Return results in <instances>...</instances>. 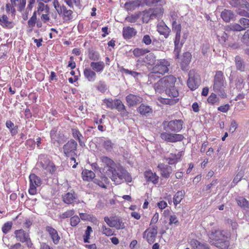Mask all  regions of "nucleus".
I'll use <instances>...</instances> for the list:
<instances>
[{
  "label": "nucleus",
  "instance_id": "obj_1",
  "mask_svg": "<svg viewBox=\"0 0 249 249\" xmlns=\"http://www.w3.org/2000/svg\"><path fill=\"white\" fill-rule=\"evenodd\" d=\"M176 78L173 75L165 76L154 84V89L157 92L162 93L165 91L168 98H161V103L173 105L179 100L178 91L175 87Z\"/></svg>",
  "mask_w": 249,
  "mask_h": 249
},
{
  "label": "nucleus",
  "instance_id": "obj_2",
  "mask_svg": "<svg viewBox=\"0 0 249 249\" xmlns=\"http://www.w3.org/2000/svg\"><path fill=\"white\" fill-rule=\"evenodd\" d=\"M100 160L104 164L103 171L115 184H120L124 181L131 182L132 178L129 173L122 167L118 166L112 159L102 156Z\"/></svg>",
  "mask_w": 249,
  "mask_h": 249
},
{
  "label": "nucleus",
  "instance_id": "obj_3",
  "mask_svg": "<svg viewBox=\"0 0 249 249\" xmlns=\"http://www.w3.org/2000/svg\"><path fill=\"white\" fill-rule=\"evenodd\" d=\"M183 121L182 120H174L163 123L164 130L166 131L160 134V137L165 141L176 142L182 141L184 137L182 134L171 133L170 132H179L182 129Z\"/></svg>",
  "mask_w": 249,
  "mask_h": 249
},
{
  "label": "nucleus",
  "instance_id": "obj_4",
  "mask_svg": "<svg viewBox=\"0 0 249 249\" xmlns=\"http://www.w3.org/2000/svg\"><path fill=\"white\" fill-rule=\"evenodd\" d=\"M169 65V63L165 59L158 60L149 74L148 82L152 84L157 78L167 72Z\"/></svg>",
  "mask_w": 249,
  "mask_h": 249
},
{
  "label": "nucleus",
  "instance_id": "obj_5",
  "mask_svg": "<svg viewBox=\"0 0 249 249\" xmlns=\"http://www.w3.org/2000/svg\"><path fill=\"white\" fill-rule=\"evenodd\" d=\"M213 89L218 96L225 99L227 97L226 87L227 83L222 71H217L214 76Z\"/></svg>",
  "mask_w": 249,
  "mask_h": 249
},
{
  "label": "nucleus",
  "instance_id": "obj_6",
  "mask_svg": "<svg viewBox=\"0 0 249 249\" xmlns=\"http://www.w3.org/2000/svg\"><path fill=\"white\" fill-rule=\"evenodd\" d=\"M210 242L217 247H221L222 244H226L229 234L224 231L213 230L209 234Z\"/></svg>",
  "mask_w": 249,
  "mask_h": 249
},
{
  "label": "nucleus",
  "instance_id": "obj_7",
  "mask_svg": "<svg viewBox=\"0 0 249 249\" xmlns=\"http://www.w3.org/2000/svg\"><path fill=\"white\" fill-rule=\"evenodd\" d=\"M37 165L42 168V171L47 175H52L56 169L54 164L49 160L45 155L39 156Z\"/></svg>",
  "mask_w": 249,
  "mask_h": 249
},
{
  "label": "nucleus",
  "instance_id": "obj_8",
  "mask_svg": "<svg viewBox=\"0 0 249 249\" xmlns=\"http://www.w3.org/2000/svg\"><path fill=\"white\" fill-rule=\"evenodd\" d=\"M172 25L173 28L176 30V37L174 41L175 49L174 52L176 58H178L182 45V43H180L179 42L181 34V25L180 24H177L176 19L175 18H173Z\"/></svg>",
  "mask_w": 249,
  "mask_h": 249
},
{
  "label": "nucleus",
  "instance_id": "obj_9",
  "mask_svg": "<svg viewBox=\"0 0 249 249\" xmlns=\"http://www.w3.org/2000/svg\"><path fill=\"white\" fill-rule=\"evenodd\" d=\"M51 142L54 146L58 147L64 141V136L56 127L53 128L50 133Z\"/></svg>",
  "mask_w": 249,
  "mask_h": 249
},
{
  "label": "nucleus",
  "instance_id": "obj_10",
  "mask_svg": "<svg viewBox=\"0 0 249 249\" xmlns=\"http://www.w3.org/2000/svg\"><path fill=\"white\" fill-rule=\"evenodd\" d=\"M29 179L30 186L28 192L30 195H34L36 193V188L41 185L42 182L40 178L35 174H30Z\"/></svg>",
  "mask_w": 249,
  "mask_h": 249
},
{
  "label": "nucleus",
  "instance_id": "obj_11",
  "mask_svg": "<svg viewBox=\"0 0 249 249\" xmlns=\"http://www.w3.org/2000/svg\"><path fill=\"white\" fill-rule=\"evenodd\" d=\"M104 220L108 226L115 228L117 230L124 229L125 228L124 222L119 217H112L109 218L106 216L104 217Z\"/></svg>",
  "mask_w": 249,
  "mask_h": 249
},
{
  "label": "nucleus",
  "instance_id": "obj_12",
  "mask_svg": "<svg viewBox=\"0 0 249 249\" xmlns=\"http://www.w3.org/2000/svg\"><path fill=\"white\" fill-rule=\"evenodd\" d=\"M77 143L74 140H70L63 145V149L65 155L67 157L75 155Z\"/></svg>",
  "mask_w": 249,
  "mask_h": 249
},
{
  "label": "nucleus",
  "instance_id": "obj_13",
  "mask_svg": "<svg viewBox=\"0 0 249 249\" xmlns=\"http://www.w3.org/2000/svg\"><path fill=\"white\" fill-rule=\"evenodd\" d=\"M15 234L18 240H19L22 243H26V244L28 247H31L32 243L30 238H29V234L28 233L25 232L24 230L22 229L16 230L15 231Z\"/></svg>",
  "mask_w": 249,
  "mask_h": 249
},
{
  "label": "nucleus",
  "instance_id": "obj_14",
  "mask_svg": "<svg viewBox=\"0 0 249 249\" xmlns=\"http://www.w3.org/2000/svg\"><path fill=\"white\" fill-rule=\"evenodd\" d=\"M157 230V227L154 226L151 229H147L143 232V237L146 236V240L149 244H152L155 242L158 233Z\"/></svg>",
  "mask_w": 249,
  "mask_h": 249
},
{
  "label": "nucleus",
  "instance_id": "obj_15",
  "mask_svg": "<svg viewBox=\"0 0 249 249\" xmlns=\"http://www.w3.org/2000/svg\"><path fill=\"white\" fill-rule=\"evenodd\" d=\"M126 101L129 107H134L141 103L142 98L138 95L129 94L126 97Z\"/></svg>",
  "mask_w": 249,
  "mask_h": 249
},
{
  "label": "nucleus",
  "instance_id": "obj_16",
  "mask_svg": "<svg viewBox=\"0 0 249 249\" xmlns=\"http://www.w3.org/2000/svg\"><path fill=\"white\" fill-rule=\"evenodd\" d=\"M200 84V80L196 76L193 75L191 71L189 72V78L187 81V85L189 88L194 90L197 89Z\"/></svg>",
  "mask_w": 249,
  "mask_h": 249
},
{
  "label": "nucleus",
  "instance_id": "obj_17",
  "mask_svg": "<svg viewBox=\"0 0 249 249\" xmlns=\"http://www.w3.org/2000/svg\"><path fill=\"white\" fill-rule=\"evenodd\" d=\"M46 231L48 233L49 236L55 245H57L60 240V237L58 235L57 231L51 226L46 227Z\"/></svg>",
  "mask_w": 249,
  "mask_h": 249
},
{
  "label": "nucleus",
  "instance_id": "obj_18",
  "mask_svg": "<svg viewBox=\"0 0 249 249\" xmlns=\"http://www.w3.org/2000/svg\"><path fill=\"white\" fill-rule=\"evenodd\" d=\"M137 110L141 115L146 117L150 116L153 113L152 107L144 104H142Z\"/></svg>",
  "mask_w": 249,
  "mask_h": 249
},
{
  "label": "nucleus",
  "instance_id": "obj_19",
  "mask_svg": "<svg viewBox=\"0 0 249 249\" xmlns=\"http://www.w3.org/2000/svg\"><path fill=\"white\" fill-rule=\"evenodd\" d=\"M158 168L160 171V174L162 177L168 178L172 172V167L168 165L160 163Z\"/></svg>",
  "mask_w": 249,
  "mask_h": 249
},
{
  "label": "nucleus",
  "instance_id": "obj_20",
  "mask_svg": "<svg viewBox=\"0 0 249 249\" xmlns=\"http://www.w3.org/2000/svg\"><path fill=\"white\" fill-rule=\"evenodd\" d=\"M115 108L120 112L122 117H127L128 112L126 110L125 107L119 99L115 100Z\"/></svg>",
  "mask_w": 249,
  "mask_h": 249
},
{
  "label": "nucleus",
  "instance_id": "obj_21",
  "mask_svg": "<svg viewBox=\"0 0 249 249\" xmlns=\"http://www.w3.org/2000/svg\"><path fill=\"white\" fill-rule=\"evenodd\" d=\"M63 200L64 203L70 204L74 202H77V196L74 192H68L63 196Z\"/></svg>",
  "mask_w": 249,
  "mask_h": 249
},
{
  "label": "nucleus",
  "instance_id": "obj_22",
  "mask_svg": "<svg viewBox=\"0 0 249 249\" xmlns=\"http://www.w3.org/2000/svg\"><path fill=\"white\" fill-rule=\"evenodd\" d=\"M189 243L193 249H210V247L207 243L201 242L196 239H191Z\"/></svg>",
  "mask_w": 249,
  "mask_h": 249
},
{
  "label": "nucleus",
  "instance_id": "obj_23",
  "mask_svg": "<svg viewBox=\"0 0 249 249\" xmlns=\"http://www.w3.org/2000/svg\"><path fill=\"white\" fill-rule=\"evenodd\" d=\"M221 17L226 22H229L231 20L235 19V16L233 12L227 9H225L221 12Z\"/></svg>",
  "mask_w": 249,
  "mask_h": 249
},
{
  "label": "nucleus",
  "instance_id": "obj_24",
  "mask_svg": "<svg viewBox=\"0 0 249 249\" xmlns=\"http://www.w3.org/2000/svg\"><path fill=\"white\" fill-rule=\"evenodd\" d=\"M235 64L237 70L241 72L246 71L248 68L243 59L239 56H236L235 57Z\"/></svg>",
  "mask_w": 249,
  "mask_h": 249
},
{
  "label": "nucleus",
  "instance_id": "obj_25",
  "mask_svg": "<svg viewBox=\"0 0 249 249\" xmlns=\"http://www.w3.org/2000/svg\"><path fill=\"white\" fill-rule=\"evenodd\" d=\"M96 73L91 68H87L84 70V77L89 82H94L95 80Z\"/></svg>",
  "mask_w": 249,
  "mask_h": 249
},
{
  "label": "nucleus",
  "instance_id": "obj_26",
  "mask_svg": "<svg viewBox=\"0 0 249 249\" xmlns=\"http://www.w3.org/2000/svg\"><path fill=\"white\" fill-rule=\"evenodd\" d=\"M137 31L133 27L129 26L124 27L123 29V35L125 39H130L135 36Z\"/></svg>",
  "mask_w": 249,
  "mask_h": 249
},
{
  "label": "nucleus",
  "instance_id": "obj_27",
  "mask_svg": "<svg viewBox=\"0 0 249 249\" xmlns=\"http://www.w3.org/2000/svg\"><path fill=\"white\" fill-rule=\"evenodd\" d=\"M99 142L102 144L104 148L108 152H111L114 147V143L112 142L111 140L106 139L105 138H100L99 139Z\"/></svg>",
  "mask_w": 249,
  "mask_h": 249
},
{
  "label": "nucleus",
  "instance_id": "obj_28",
  "mask_svg": "<svg viewBox=\"0 0 249 249\" xmlns=\"http://www.w3.org/2000/svg\"><path fill=\"white\" fill-rule=\"evenodd\" d=\"M90 68L96 73L101 72L103 71L105 64L103 61L91 62L90 64Z\"/></svg>",
  "mask_w": 249,
  "mask_h": 249
},
{
  "label": "nucleus",
  "instance_id": "obj_29",
  "mask_svg": "<svg viewBox=\"0 0 249 249\" xmlns=\"http://www.w3.org/2000/svg\"><path fill=\"white\" fill-rule=\"evenodd\" d=\"M141 13V18L143 23H147L150 19L154 18L153 14H152V8L142 12H139Z\"/></svg>",
  "mask_w": 249,
  "mask_h": 249
},
{
  "label": "nucleus",
  "instance_id": "obj_30",
  "mask_svg": "<svg viewBox=\"0 0 249 249\" xmlns=\"http://www.w3.org/2000/svg\"><path fill=\"white\" fill-rule=\"evenodd\" d=\"M141 2L139 0L127 2L124 4V8L127 11H134L140 7Z\"/></svg>",
  "mask_w": 249,
  "mask_h": 249
},
{
  "label": "nucleus",
  "instance_id": "obj_31",
  "mask_svg": "<svg viewBox=\"0 0 249 249\" xmlns=\"http://www.w3.org/2000/svg\"><path fill=\"white\" fill-rule=\"evenodd\" d=\"M144 177L147 181H151L154 184H156L158 181L159 177L156 173H153L151 171L145 172Z\"/></svg>",
  "mask_w": 249,
  "mask_h": 249
},
{
  "label": "nucleus",
  "instance_id": "obj_32",
  "mask_svg": "<svg viewBox=\"0 0 249 249\" xmlns=\"http://www.w3.org/2000/svg\"><path fill=\"white\" fill-rule=\"evenodd\" d=\"M157 30L160 34L167 37L170 33L169 28L164 23H160L157 26Z\"/></svg>",
  "mask_w": 249,
  "mask_h": 249
},
{
  "label": "nucleus",
  "instance_id": "obj_33",
  "mask_svg": "<svg viewBox=\"0 0 249 249\" xmlns=\"http://www.w3.org/2000/svg\"><path fill=\"white\" fill-rule=\"evenodd\" d=\"M82 175L83 180L87 181L92 180L95 177V173L87 169L83 171Z\"/></svg>",
  "mask_w": 249,
  "mask_h": 249
},
{
  "label": "nucleus",
  "instance_id": "obj_34",
  "mask_svg": "<svg viewBox=\"0 0 249 249\" xmlns=\"http://www.w3.org/2000/svg\"><path fill=\"white\" fill-rule=\"evenodd\" d=\"M0 24L4 28H12L14 26L13 22L8 20L6 15H3L0 18Z\"/></svg>",
  "mask_w": 249,
  "mask_h": 249
},
{
  "label": "nucleus",
  "instance_id": "obj_35",
  "mask_svg": "<svg viewBox=\"0 0 249 249\" xmlns=\"http://www.w3.org/2000/svg\"><path fill=\"white\" fill-rule=\"evenodd\" d=\"M61 15H63V18L65 20H70L72 18V14L73 12L71 10H68L65 6L62 5V7L61 9Z\"/></svg>",
  "mask_w": 249,
  "mask_h": 249
},
{
  "label": "nucleus",
  "instance_id": "obj_36",
  "mask_svg": "<svg viewBox=\"0 0 249 249\" xmlns=\"http://www.w3.org/2000/svg\"><path fill=\"white\" fill-rule=\"evenodd\" d=\"M14 6H18V11L22 12L24 10L26 3V0H11Z\"/></svg>",
  "mask_w": 249,
  "mask_h": 249
},
{
  "label": "nucleus",
  "instance_id": "obj_37",
  "mask_svg": "<svg viewBox=\"0 0 249 249\" xmlns=\"http://www.w3.org/2000/svg\"><path fill=\"white\" fill-rule=\"evenodd\" d=\"M226 30L227 31H237L240 32L242 31L245 30V28L242 27L240 24L238 23H233L231 24L229 26L226 27Z\"/></svg>",
  "mask_w": 249,
  "mask_h": 249
},
{
  "label": "nucleus",
  "instance_id": "obj_38",
  "mask_svg": "<svg viewBox=\"0 0 249 249\" xmlns=\"http://www.w3.org/2000/svg\"><path fill=\"white\" fill-rule=\"evenodd\" d=\"M207 101L209 104L214 105L215 104L219 103V96L215 93H212L207 99Z\"/></svg>",
  "mask_w": 249,
  "mask_h": 249
},
{
  "label": "nucleus",
  "instance_id": "obj_39",
  "mask_svg": "<svg viewBox=\"0 0 249 249\" xmlns=\"http://www.w3.org/2000/svg\"><path fill=\"white\" fill-rule=\"evenodd\" d=\"M216 35L217 39L220 43L224 44L226 42L228 39V36L225 32L222 31H218Z\"/></svg>",
  "mask_w": 249,
  "mask_h": 249
},
{
  "label": "nucleus",
  "instance_id": "obj_40",
  "mask_svg": "<svg viewBox=\"0 0 249 249\" xmlns=\"http://www.w3.org/2000/svg\"><path fill=\"white\" fill-rule=\"evenodd\" d=\"M141 18V13L139 12L131 14L125 18V20L128 22L135 23Z\"/></svg>",
  "mask_w": 249,
  "mask_h": 249
},
{
  "label": "nucleus",
  "instance_id": "obj_41",
  "mask_svg": "<svg viewBox=\"0 0 249 249\" xmlns=\"http://www.w3.org/2000/svg\"><path fill=\"white\" fill-rule=\"evenodd\" d=\"M71 132L73 137L78 140L80 145H82L84 142L82 141V139L83 138L82 134L76 128H72Z\"/></svg>",
  "mask_w": 249,
  "mask_h": 249
},
{
  "label": "nucleus",
  "instance_id": "obj_42",
  "mask_svg": "<svg viewBox=\"0 0 249 249\" xmlns=\"http://www.w3.org/2000/svg\"><path fill=\"white\" fill-rule=\"evenodd\" d=\"M184 197V193L181 191H178L175 195L173 198V202L175 205L178 204Z\"/></svg>",
  "mask_w": 249,
  "mask_h": 249
},
{
  "label": "nucleus",
  "instance_id": "obj_43",
  "mask_svg": "<svg viewBox=\"0 0 249 249\" xmlns=\"http://www.w3.org/2000/svg\"><path fill=\"white\" fill-rule=\"evenodd\" d=\"M181 152H178L177 155L172 154L171 156L167 159L168 164H173L176 163L178 161V159L181 156Z\"/></svg>",
  "mask_w": 249,
  "mask_h": 249
},
{
  "label": "nucleus",
  "instance_id": "obj_44",
  "mask_svg": "<svg viewBox=\"0 0 249 249\" xmlns=\"http://www.w3.org/2000/svg\"><path fill=\"white\" fill-rule=\"evenodd\" d=\"M237 203L239 206L244 208H249L248 201L243 197L238 196L236 198Z\"/></svg>",
  "mask_w": 249,
  "mask_h": 249
},
{
  "label": "nucleus",
  "instance_id": "obj_45",
  "mask_svg": "<svg viewBox=\"0 0 249 249\" xmlns=\"http://www.w3.org/2000/svg\"><path fill=\"white\" fill-rule=\"evenodd\" d=\"M88 56L90 60L94 62L95 61H98L100 58L99 53L94 50L89 51Z\"/></svg>",
  "mask_w": 249,
  "mask_h": 249
},
{
  "label": "nucleus",
  "instance_id": "obj_46",
  "mask_svg": "<svg viewBox=\"0 0 249 249\" xmlns=\"http://www.w3.org/2000/svg\"><path fill=\"white\" fill-rule=\"evenodd\" d=\"M148 52L149 51L146 49L136 48L133 50V53L135 56L140 57L143 55Z\"/></svg>",
  "mask_w": 249,
  "mask_h": 249
},
{
  "label": "nucleus",
  "instance_id": "obj_47",
  "mask_svg": "<svg viewBox=\"0 0 249 249\" xmlns=\"http://www.w3.org/2000/svg\"><path fill=\"white\" fill-rule=\"evenodd\" d=\"M152 12L154 16V18L160 17L163 13V9L161 7L152 9Z\"/></svg>",
  "mask_w": 249,
  "mask_h": 249
},
{
  "label": "nucleus",
  "instance_id": "obj_48",
  "mask_svg": "<svg viewBox=\"0 0 249 249\" xmlns=\"http://www.w3.org/2000/svg\"><path fill=\"white\" fill-rule=\"evenodd\" d=\"M191 58L192 55L190 53L186 52L184 53L182 63L186 65L189 64L191 61Z\"/></svg>",
  "mask_w": 249,
  "mask_h": 249
},
{
  "label": "nucleus",
  "instance_id": "obj_49",
  "mask_svg": "<svg viewBox=\"0 0 249 249\" xmlns=\"http://www.w3.org/2000/svg\"><path fill=\"white\" fill-rule=\"evenodd\" d=\"M102 233L106 236H109L113 235L114 231L110 228L107 227L105 225H103L102 227Z\"/></svg>",
  "mask_w": 249,
  "mask_h": 249
},
{
  "label": "nucleus",
  "instance_id": "obj_50",
  "mask_svg": "<svg viewBox=\"0 0 249 249\" xmlns=\"http://www.w3.org/2000/svg\"><path fill=\"white\" fill-rule=\"evenodd\" d=\"M97 89L101 92H105L107 89V85L102 81H99L96 85Z\"/></svg>",
  "mask_w": 249,
  "mask_h": 249
},
{
  "label": "nucleus",
  "instance_id": "obj_51",
  "mask_svg": "<svg viewBox=\"0 0 249 249\" xmlns=\"http://www.w3.org/2000/svg\"><path fill=\"white\" fill-rule=\"evenodd\" d=\"M36 20V12L35 11L32 17L28 21V25L31 28L35 26Z\"/></svg>",
  "mask_w": 249,
  "mask_h": 249
},
{
  "label": "nucleus",
  "instance_id": "obj_52",
  "mask_svg": "<svg viewBox=\"0 0 249 249\" xmlns=\"http://www.w3.org/2000/svg\"><path fill=\"white\" fill-rule=\"evenodd\" d=\"M104 103L106 104L107 108L113 109L115 108V100L112 99H105L104 100Z\"/></svg>",
  "mask_w": 249,
  "mask_h": 249
},
{
  "label": "nucleus",
  "instance_id": "obj_53",
  "mask_svg": "<svg viewBox=\"0 0 249 249\" xmlns=\"http://www.w3.org/2000/svg\"><path fill=\"white\" fill-rule=\"evenodd\" d=\"M120 71L121 72H124L126 74L131 75L134 77H136L139 74H140V73L137 72L130 71L123 68V67L120 68Z\"/></svg>",
  "mask_w": 249,
  "mask_h": 249
},
{
  "label": "nucleus",
  "instance_id": "obj_54",
  "mask_svg": "<svg viewBox=\"0 0 249 249\" xmlns=\"http://www.w3.org/2000/svg\"><path fill=\"white\" fill-rule=\"evenodd\" d=\"M12 226V222L8 221V222H7L6 223H4L2 227V232L6 234L10 231V230L11 229Z\"/></svg>",
  "mask_w": 249,
  "mask_h": 249
},
{
  "label": "nucleus",
  "instance_id": "obj_55",
  "mask_svg": "<svg viewBox=\"0 0 249 249\" xmlns=\"http://www.w3.org/2000/svg\"><path fill=\"white\" fill-rule=\"evenodd\" d=\"M92 232V230L91 227L88 226L85 231V235L84 236V241L85 243H88L89 239L90 233Z\"/></svg>",
  "mask_w": 249,
  "mask_h": 249
},
{
  "label": "nucleus",
  "instance_id": "obj_56",
  "mask_svg": "<svg viewBox=\"0 0 249 249\" xmlns=\"http://www.w3.org/2000/svg\"><path fill=\"white\" fill-rule=\"evenodd\" d=\"M239 22L242 27L245 28V30L249 27V19L246 18H242L240 19Z\"/></svg>",
  "mask_w": 249,
  "mask_h": 249
},
{
  "label": "nucleus",
  "instance_id": "obj_57",
  "mask_svg": "<svg viewBox=\"0 0 249 249\" xmlns=\"http://www.w3.org/2000/svg\"><path fill=\"white\" fill-rule=\"evenodd\" d=\"M74 213V211L73 210H68L66 212L63 213L62 214L60 215V217L62 219H65L68 217H70L73 215Z\"/></svg>",
  "mask_w": 249,
  "mask_h": 249
},
{
  "label": "nucleus",
  "instance_id": "obj_58",
  "mask_svg": "<svg viewBox=\"0 0 249 249\" xmlns=\"http://www.w3.org/2000/svg\"><path fill=\"white\" fill-rule=\"evenodd\" d=\"M53 6L55 8V10L57 12V13L60 15L61 13V8L62 7V5H61L58 0H53Z\"/></svg>",
  "mask_w": 249,
  "mask_h": 249
},
{
  "label": "nucleus",
  "instance_id": "obj_59",
  "mask_svg": "<svg viewBox=\"0 0 249 249\" xmlns=\"http://www.w3.org/2000/svg\"><path fill=\"white\" fill-rule=\"evenodd\" d=\"M244 173V172L242 171H239L234 177L232 183H234L235 184H237L243 177Z\"/></svg>",
  "mask_w": 249,
  "mask_h": 249
},
{
  "label": "nucleus",
  "instance_id": "obj_60",
  "mask_svg": "<svg viewBox=\"0 0 249 249\" xmlns=\"http://www.w3.org/2000/svg\"><path fill=\"white\" fill-rule=\"evenodd\" d=\"M80 222V218L77 216L74 215L71 218V226H76Z\"/></svg>",
  "mask_w": 249,
  "mask_h": 249
},
{
  "label": "nucleus",
  "instance_id": "obj_61",
  "mask_svg": "<svg viewBox=\"0 0 249 249\" xmlns=\"http://www.w3.org/2000/svg\"><path fill=\"white\" fill-rule=\"evenodd\" d=\"M242 41L244 44L249 45V30L245 32L242 38Z\"/></svg>",
  "mask_w": 249,
  "mask_h": 249
},
{
  "label": "nucleus",
  "instance_id": "obj_62",
  "mask_svg": "<svg viewBox=\"0 0 249 249\" xmlns=\"http://www.w3.org/2000/svg\"><path fill=\"white\" fill-rule=\"evenodd\" d=\"M142 42L145 45H149L152 43V38L150 36L145 35L143 37Z\"/></svg>",
  "mask_w": 249,
  "mask_h": 249
},
{
  "label": "nucleus",
  "instance_id": "obj_63",
  "mask_svg": "<svg viewBox=\"0 0 249 249\" xmlns=\"http://www.w3.org/2000/svg\"><path fill=\"white\" fill-rule=\"evenodd\" d=\"M230 108V106L229 104H226L223 106H220L218 107L217 109L222 112H227Z\"/></svg>",
  "mask_w": 249,
  "mask_h": 249
},
{
  "label": "nucleus",
  "instance_id": "obj_64",
  "mask_svg": "<svg viewBox=\"0 0 249 249\" xmlns=\"http://www.w3.org/2000/svg\"><path fill=\"white\" fill-rule=\"evenodd\" d=\"M237 14L241 16L249 18V12L245 10L239 9L237 11Z\"/></svg>",
  "mask_w": 249,
  "mask_h": 249
}]
</instances>
